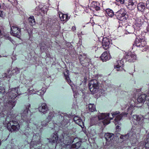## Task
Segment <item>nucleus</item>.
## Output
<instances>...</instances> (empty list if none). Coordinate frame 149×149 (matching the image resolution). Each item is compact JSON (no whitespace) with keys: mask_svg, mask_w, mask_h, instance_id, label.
Listing matches in <instances>:
<instances>
[{"mask_svg":"<svg viewBox=\"0 0 149 149\" xmlns=\"http://www.w3.org/2000/svg\"><path fill=\"white\" fill-rule=\"evenodd\" d=\"M144 118L141 115H134L131 118L132 123L136 126H133L131 131L127 134L121 135V139L124 140V143H127L125 147H130V145L134 146L137 143V137L139 136L141 129L144 125Z\"/></svg>","mask_w":149,"mask_h":149,"instance_id":"f257e3e1","label":"nucleus"},{"mask_svg":"<svg viewBox=\"0 0 149 149\" xmlns=\"http://www.w3.org/2000/svg\"><path fill=\"white\" fill-rule=\"evenodd\" d=\"M19 89V87L13 88L10 89L8 90V92L6 93V95L8 97V100H6L5 103V102L3 101L2 99L0 98V109L3 108V110H5L6 109H11L14 107L15 104L16 102L15 99L19 94L18 92Z\"/></svg>","mask_w":149,"mask_h":149,"instance_id":"f03ea898","label":"nucleus"},{"mask_svg":"<svg viewBox=\"0 0 149 149\" xmlns=\"http://www.w3.org/2000/svg\"><path fill=\"white\" fill-rule=\"evenodd\" d=\"M127 109V113H123L120 115H118L120 113L118 111H116L114 112H112L111 113V114L113 117H116L115 119V124L116 125L118 123H119V122L120 120L123 117H125L126 116L127 114L129 113L131 115L132 112L133 111V109L134 107H138V106L136 104V103L134 100H132L129 102V105Z\"/></svg>","mask_w":149,"mask_h":149,"instance_id":"7ed1b4c3","label":"nucleus"},{"mask_svg":"<svg viewBox=\"0 0 149 149\" xmlns=\"http://www.w3.org/2000/svg\"><path fill=\"white\" fill-rule=\"evenodd\" d=\"M31 105L28 103L26 105L23 111L21 112V116L22 120L24 124L26 123L29 124L30 123V117L32 113L29 110V108L30 107Z\"/></svg>","mask_w":149,"mask_h":149,"instance_id":"20e7f679","label":"nucleus"},{"mask_svg":"<svg viewBox=\"0 0 149 149\" xmlns=\"http://www.w3.org/2000/svg\"><path fill=\"white\" fill-rule=\"evenodd\" d=\"M6 116L3 111L0 110V124H3L6 122V123H7V128L9 130V129H10V127L13 126V125L19 124L17 122L14 120L8 121V116L6 118L5 117Z\"/></svg>","mask_w":149,"mask_h":149,"instance_id":"39448f33","label":"nucleus"},{"mask_svg":"<svg viewBox=\"0 0 149 149\" xmlns=\"http://www.w3.org/2000/svg\"><path fill=\"white\" fill-rule=\"evenodd\" d=\"M89 88L90 91L93 93H97L101 90L99 89V84L97 81L96 79H93L89 83Z\"/></svg>","mask_w":149,"mask_h":149,"instance_id":"423d86ee","label":"nucleus"},{"mask_svg":"<svg viewBox=\"0 0 149 149\" xmlns=\"http://www.w3.org/2000/svg\"><path fill=\"white\" fill-rule=\"evenodd\" d=\"M144 22V19L141 17L136 18L135 19L134 22L133 26L136 31V34L138 35L139 34V30Z\"/></svg>","mask_w":149,"mask_h":149,"instance_id":"0eeeda50","label":"nucleus"},{"mask_svg":"<svg viewBox=\"0 0 149 149\" xmlns=\"http://www.w3.org/2000/svg\"><path fill=\"white\" fill-rule=\"evenodd\" d=\"M126 13V11L124 9L122 8L115 13V16L119 20L125 21L128 17Z\"/></svg>","mask_w":149,"mask_h":149,"instance_id":"6e6552de","label":"nucleus"},{"mask_svg":"<svg viewBox=\"0 0 149 149\" xmlns=\"http://www.w3.org/2000/svg\"><path fill=\"white\" fill-rule=\"evenodd\" d=\"M98 118L99 120H103L102 123L104 125H107L110 123V120L113 119L112 118H109V113H98Z\"/></svg>","mask_w":149,"mask_h":149,"instance_id":"1a4fd4ad","label":"nucleus"},{"mask_svg":"<svg viewBox=\"0 0 149 149\" xmlns=\"http://www.w3.org/2000/svg\"><path fill=\"white\" fill-rule=\"evenodd\" d=\"M21 29L17 25H13L11 27V34L13 36L19 38L21 35Z\"/></svg>","mask_w":149,"mask_h":149,"instance_id":"9d476101","label":"nucleus"},{"mask_svg":"<svg viewBox=\"0 0 149 149\" xmlns=\"http://www.w3.org/2000/svg\"><path fill=\"white\" fill-rule=\"evenodd\" d=\"M114 134L113 133H107L105 134L104 137L106 139L105 144L109 146L111 145L114 141Z\"/></svg>","mask_w":149,"mask_h":149,"instance_id":"9b49d317","label":"nucleus"},{"mask_svg":"<svg viewBox=\"0 0 149 149\" xmlns=\"http://www.w3.org/2000/svg\"><path fill=\"white\" fill-rule=\"evenodd\" d=\"M146 44L145 40L143 38H141L140 37L136 38L135 41V45L137 47L140 48H142L145 47Z\"/></svg>","mask_w":149,"mask_h":149,"instance_id":"f8f14e48","label":"nucleus"},{"mask_svg":"<svg viewBox=\"0 0 149 149\" xmlns=\"http://www.w3.org/2000/svg\"><path fill=\"white\" fill-rule=\"evenodd\" d=\"M47 139L51 144L56 145L58 141V136L57 133L56 132L53 133L51 135V137L49 139L47 138Z\"/></svg>","mask_w":149,"mask_h":149,"instance_id":"ddd939ff","label":"nucleus"},{"mask_svg":"<svg viewBox=\"0 0 149 149\" xmlns=\"http://www.w3.org/2000/svg\"><path fill=\"white\" fill-rule=\"evenodd\" d=\"M112 44L111 40L107 38H104L102 41V46L105 50L108 49L111 44Z\"/></svg>","mask_w":149,"mask_h":149,"instance_id":"4468645a","label":"nucleus"},{"mask_svg":"<svg viewBox=\"0 0 149 149\" xmlns=\"http://www.w3.org/2000/svg\"><path fill=\"white\" fill-rule=\"evenodd\" d=\"M144 148L149 149V133L148 137L144 141L141 142L139 144V149H143Z\"/></svg>","mask_w":149,"mask_h":149,"instance_id":"2eb2a0df","label":"nucleus"},{"mask_svg":"<svg viewBox=\"0 0 149 149\" xmlns=\"http://www.w3.org/2000/svg\"><path fill=\"white\" fill-rule=\"evenodd\" d=\"M30 93V94H32L36 93V92H37V94L40 96L43 95L45 93L46 90L45 88H42L41 90L38 91L37 90L31 87L29 89Z\"/></svg>","mask_w":149,"mask_h":149,"instance_id":"dca6fc26","label":"nucleus"},{"mask_svg":"<svg viewBox=\"0 0 149 149\" xmlns=\"http://www.w3.org/2000/svg\"><path fill=\"white\" fill-rule=\"evenodd\" d=\"M59 118L60 119H63V120L62 121H61L60 124L61 125L60 126H61V127H67L68 126V124L69 123V121L67 119V118L66 116H62L61 115H59Z\"/></svg>","mask_w":149,"mask_h":149,"instance_id":"f3484780","label":"nucleus"},{"mask_svg":"<svg viewBox=\"0 0 149 149\" xmlns=\"http://www.w3.org/2000/svg\"><path fill=\"white\" fill-rule=\"evenodd\" d=\"M125 58L130 62H134L136 59V56L134 54L129 53L125 56Z\"/></svg>","mask_w":149,"mask_h":149,"instance_id":"a211bd4d","label":"nucleus"},{"mask_svg":"<svg viewBox=\"0 0 149 149\" xmlns=\"http://www.w3.org/2000/svg\"><path fill=\"white\" fill-rule=\"evenodd\" d=\"M38 110L40 113L43 114L47 113L49 110L46 104L45 103H42L38 108Z\"/></svg>","mask_w":149,"mask_h":149,"instance_id":"6ab92c4d","label":"nucleus"},{"mask_svg":"<svg viewBox=\"0 0 149 149\" xmlns=\"http://www.w3.org/2000/svg\"><path fill=\"white\" fill-rule=\"evenodd\" d=\"M63 74L66 81L68 82V83L71 86L72 88V89L73 91V87L74 86V85L73 84L72 82H71V80L70 79L68 74L69 71L66 69H65L64 72Z\"/></svg>","mask_w":149,"mask_h":149,"instance_id":"aec40b11","label":"nucleus"},{"mask_svg":"<svg viewBox=\"0 0 149 149\" xmlns=\"http://www.w3.org/2000/svg\"><path fill=\"white\" fill-rule=\"evenodd\" d=\"M90 8L91 10H95L96 11H98L100 9V3L97 1H92L90 4Z\"/></svg>","mask_w":149,"mask_h":149,"instance_id":"412c9836","label":"nucleus"},{"mask_svg":"<svg viewBox=\"0 0 149 149\" xmlns=\"http://www.w3.org/2000/svg\"><path fill=\"white\" fill-rule=\"evenodd\" d=\"M111 56L109 52L107 51L103 53L101 56V59L103 61H106L110 59Z\"/></svg>","mask_w":149,"mask_h":149,"instance_id":"4be33fe9","label":"nucleus"},{"mask_svg":"<svg viewBox=\"0 0 149 149\" xmlns=\"http://www.w3.org/2000/svg\"><path fill=\"white\" fill-rule=\"evenodd\" d=\"M135 31V29H134L133 25L131 26L128 25L126 26L125 29V33L126 34H128L133 33Z\"/></svg>","mask_w":149,"mask_h":149,"instance_id":"5701e85b","label":"nucleus"},{"mask_svg":"<svg viewBox=\"0 0 149 149\" xmlns=\"http://www.w3.org/2000/svg\"><path fill=\"white\" fill-rule=\"evenodd\" d=\"M74 122L77 124L79 125L81 128L84 127V123L80 118L77 116L74 117L73 119Z\"/></svg>","mask_w":149,"mask_h":149,"instance_id":"b1692460","label":"nucleus"},{"mask_svg":"<svg viewBox=\"0 0 149 149\" xmlns=\"http://www.w3.org/2000/svg\"><path fill=\"white\" fill-rule=\"evenodd\" d=\"M147 95L146 94H142L140 95L137 99V102L140 103H144L147 100Z\"/></svg>","mask_w":149,"mask_h":149,"instance_id":"393cba45","label":"nucleus"},{"mask_svg":"<svg viewBox=\"0 0 149 149\" xmlns=\"http://www.w3.org/2000/svg\"><path fill=\"white\" fill-rule=\"evenodd\" d=\"M123 64L124 62L122 59L118 60L115 66V68L117 69V71H119L121 69Z\"/></svg>","mask_w":149,"mask_h":149,"instance_id":"a878e982","label":"nucleus"},{"mask_svg":"<svg viewBox=\"0 0 149 149\" xmlns=\"http://www.w3.org/2000/svg\"><path fill=\"white\" fill-rule=\"evenodd\" d=\"M79 59L81 63L82 64H84L82 61H84L85 63H89L90 61V59L87 58L86 56L84 55H80L79 56Z\"/></svg>","mask_w":149,"mask_h":149,"instance_id":"bb28decb","label":"nucleus"},{"mask_svg":"<svg viewBox=\"0 0 149 149\" xmlns=\"http://www.w3.org/2000/svg\"><path fill=\"white\" fill-rule=\"evenodd\" d=\"M81 142H77V143H74L70 148V149H81L82 148V147L81 146Z\"/></svg>","mask_w":149,"mask_h":149,"instance_id":"cd10ccee","label":"nucleus"},{"mask_svg":"<svg viewBox=\"0 0 149 149\" xmlns=\"http://www.w3.org/2000/svg\"><path fill=\"white\" fill-rule=\"evenodd\" d=\"M133 0H130L128 1L127 8L129 9L132 10L134 9L136 6V4L135 2H134Z\"/></svg>","mask_w":149,"mask_h":149,"instance_id":"c85d7f7f","label":"nucleus"},{"mask_svg":"<svg viewBox=\"0 0 149 149\" xmlns=\"http://www.w3.org/2000/svg\"><path fill=\"white\" fill-rule=\"evenodd\" d=\"M59 17L61 21H67L70 18V17L68 14L63 13L59 14Z\"/></svg>","mask_w":149,"mask_h":149,"instance_id":"c756f323","label":"nucleus"},{"mask_svg":"<svg viewBox=\"0 0 149 149\" xmlns=\"http://www.w3.org/2000/svg\"><path fill=\"white\" fill-rule=\"evenodd\" d=\"M137 8L139 11L142 12L144 11L145 8V5L144 3H140L137 4Z\"/></svg>","mask_w":149,"mask_h":149,"instance_id":"7c9ffc66","label":"nucleus"},{"mask_svg":"<svg viewBox=\"0 0 149 149\" xmlns=\"http://www.w3.org/2000/svg\"><path fill=\"white\" fill-rule=\"evenodd\" d=\"M105 12L108 15L111 17L115 15V14H114L113 10L110 9L108 8L106 9L105 10Z\"/></svg>","mask_w":149,"mask_h":149,"instance_id":"2f4dec72","label":"nucleus"},{"mask_svg":"<svg viewBox=\"0 0 149 149\" xmlns=\"http://www.w3.org/2000/svg\"><path fill=\"white\" fill-rule=\"evenodd\" d=\"M28 20L29 23L31 25H34L36 24L35 19L33 16H31L28 18Z\"/></svg>","mask_w":149,"mask_h":149,"instance_id":"473e14b6","label":"nucleus"},{"mask_svg":"<svg viewBox=\"0 0 149 149\" xmlns=\"http://www.w3.org/2000/svg\"><path fill=\"white\" fill-rule=\"evenodd\" d=\"M88 107L89 110L93 112L96 110L95 106L94 104H89Z\"/></svg>","mask_w":149,"mask_h":149,"instance_id":"72a5a7b5","label":"nucleus"},{"mask_svg":"<svg viewBox=\"0 0 149 149\" xmlns=\"http://www.w3.org/2000/svg\"><path fill=\"white\" fill-rule=\"evenodd\" d=\"M20 125L19 124L17 125H13V126L10 127V129H9L11 131L12 130L13 131H17L19 129Z\"/></svg>","mask_w":149,"mask_h":149,"instance_id":"f704fd0d","label":"nucleus"},{"mask_svg":"<svg viewBox=\"0 0 149 149\" xmlns=\"http://www.w3.org/2000/svg\"><path fill=\"white\" fill-rule=\"evenodd\" d=\"M0 93L3 95V97H4L5 94H6L5 89L3 87L0 86Z\"/></svg>","mask_w":149,"mask_h":149,"instance_id":"c9c22d12","label":"nucleus"},{"mask_svg":"<svg viewBox=\"0 0 149 149\" xmlns=\"http://www.w3.org/2000/svg\"><path fill=\"white\" fill-rule=\"evenodd\" d=\"M0 93L3 95V97H4L5 94H6L5 89L3 87L0 86Z\"/></svg>","mask_w":149,"mask_h":149,"instance_id":"e433bc0d","label":"nucleus"},{"mask_svg":"<svg viewBox=\"0 0 149 149\" xmlns=\"http://www.w3.org/2000/svg\"><path fill=\"white\" fill-rule=\"evenodd\" d=\"M20 69L17 68L14 69L12 71L13 74H17L19 73Z\"/></svg>","mask_w":149,"mask_h":149,"instance_id":"4c0bfd02","label":"nucleus"},{"mask_svg":"<svg viewBox=\"0 0 149 149\" xmlns=\"http://www.w3.org/2000/svg\"><path fill=\"white\" fill-rule=\"evenodd\" d=\"M54 116V112H50L47 117L48 120H50Z\"/></svg>","mask_w":149,"mask_h":149,"instance_id":"58836bf2","label":"nucleus"},{"mask_svg":"<svg viewBox=\"0 0 149 149\" xmlns=\"http://www.w3.org/2000/svg\"><path fill=\"white\" fill-rule=\"evenodd\" d=\"M116 1L117 2V4L118 5L120 4H123L125 1V0H116Z\"/></svg>","mask_w":149,"mask_h":149,"instance_id":"ea45409f","label":"nucleus"},{"mask_svg":"<svg viewBox=\"0 0 149 149\" xmlns=\"http://www.w3.org/2000/svg\"><path fill=\"white\" fill-rule=\"evenodd\" d=\"M39 124H33V126L34 127V130H35V129L36 128L37 129H38L39 128H40V129L41 128V127L40 128V126H39Z\"/></svg>","mask_w":149,"mask_h":149,"instance_id":"a19ab883","label":"nucleus"},{"mask_svg":"<svg viewBox=\"0 0 149 149\" xmlns=\"http://www.w3.org/2000/svg\"><path fill=\"white\" fill-rule=\"evenodd\" d=\"M120 120L119 121H118L119 122V123H118L116 125L115 124V125H116V130L117 131H119L120 130V129L119 128V126L118 125H120V124H121V123H120Z\"/></svg>","mask_w":149,"mask_h":149,"instance_id":"79ce46f5","label":"nucleus"},{"mask_svg":"<svg viewBox=\"0 0 149 149\" xmlns=\"http://www.w3.org/2000/svg\"><path fill=\"white\" fill-rule=\"evenodd\" d=\"M79 142L80 141V139H79L77 138H75L73 139L72 143H73V144L74 143H77V142H79Z\"/></svg>","mask_w":149,"mask_h":149,"instance_id":"37998d69","label":"nucleus"},{"mask_svg":"<svg viewBox=\"0 0 149 149\" xmlns=\"http://www.w3.org/2000/svg\"><path fill=\"white\" fill-rule=\"evenodd\" d=\"M48 123V122H46V121H44L42 122H41V125L42 127L46 126Z\"/></svg>","mask_w":149,"mask_h":149,"instance_id":"c03bdc74","label":"nucleus"},{"mask_svg":"<svg viewBox=\"0 0 149 149\" xmlns=\"http://www.w3.org/2000/svg\"><path fill=\"white\" fill-rule=\"evenodd\" d=\"M46 7L47 6H44L43 7L41 8L42 10V11H43L44 13L45 12H46L47 11V8L46 9Z\"/></svg>","mask_w":149,"mask_h":149,"instance_id":"a18cd8bd","label":"nucleus"},{"mask_svg":"<svg viewBox=\"0 0 149 149\" xmlns=\"http://www.w3.org/2000/svg\"><path fill=\"white\" fill-rule=\"evenodd\" d=\"M8 73V74H9V72ZM4 77H5L6 78L8 77L9 78H10V76L11 75L10 74H8L6 73H5L4 74Z\"/></svg>","mask_w":149,"mask_h":149,"instance_id":"49530a36","label":"nucleus"},{"mask_svg":"<svg viewBox=\"0 0 149 149\" xmlns=\"http://www.w3.org/2000/svg\"><path fill=\"white\" fill-rule=\"evenodd\" d=\"M146 6L147 8L149 10V0L146 1Z\"/></svg>","mask_w":149,"mask_h":149,"instance_id":"de8ad7c7","label":"nucleus"},{"mask_svg":"<svg viewBox=\"0 0 149 149\" xmlns=\"http://www.w3.org/2000/svg\"><path fill=\"white\" fill-rule=\"evenodd\" d=\"M144 118V119L149 120V112L146 114Z\"/></svg>","mask_w":149,"mask_h":149,"instance_id":"09e8293b","label":"nucleus"},{"mask_svg":"<svg viewBox=\"0 0 149 149\" xmlns=\"http://www.w3.org/2000/svg\"><path fill=\"white\" fill-rule=\"evenodd\" d=\"M3 11L0 10V17H3Z\"/></svg>","mask_w":149,"mask_h":149,"instance_id":"8fccbe9b","label":"nucleus"},{"mask_svg":"<svg viewBox=\"0 0 149 149\" xmlns=\"http://www.w3.org/2000/svg\"><path fill=\"white\" fill-rule=\"evenodd\" d=\"M12 60L13 61H14L15 60L17 59L16 57V56H13L12 57Z\"/></svg>","mask_w":149,"mask_h":149,"instance_id":"3c124183","label":"nucleus"},{"mask_svg":"<svg viewBox=\"0 0 149 149\" xmlns=\"http://www.w3.org/2000/svg\"><path fill=\"white\" fill-rule=\"evenodd\" d=\"M76 29V27L75 26H73L72 28V31H74Z\"/></svg>","mask_w":149,"mask_h":149,"instance_id":"603ef678","label":"nucleus"},{"mask_svg":"<svg viewBox=\"0 0 149 149\" xmlns=\"http://www.w3.org/2000/svg\"><path fill=\"white\" fill-rule=\"evenodd\" d=\"M140 49L142 51H146V49L145 47H144V49Z\"/></svg>","mask_w":149,"mask_h":149,"instance_id":"864d4df0","label":"nucleus"},{"mask_svg":"<svg viewBox=\"0 0 149 149\" xmlns=\"http://www.w3.org/2000/svg\"><path fill=\"white\" fill-rule=\"evenodd\" d=\"M31 146H32V145H31V146L30 147H31Z\"/></svg>","mask_w":149,"mask_h":149,"instance_id":"5fc2aeb1","label":"nucleus"}]
</instances>
